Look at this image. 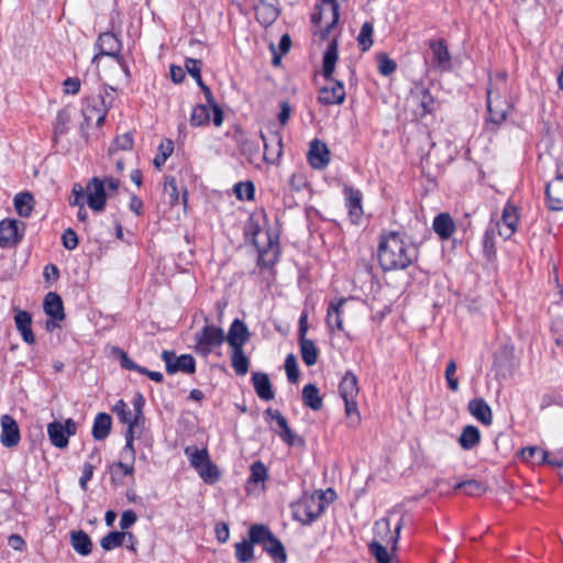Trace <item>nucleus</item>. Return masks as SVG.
<instances>
[{
	"instance_id": "f257e3e1",
	"label": "nucleus",
	"mask_w": 563,
	"mask_h": 563,
	"mask_svg": "<svg viewBox=\"0 0 563 563\" xmlns=\"http://www.w3.org/2000/svg\"><path fill=\"white\" fill-rule=\"evenodd\" d=\"M418 256V250L397 232L383 235L379 241L377 257L384 271L405 269Z\"/></svg>"
},
{
	"instance_id": "f03ea898",
	"label": "nucleus",
	"mask_w": 563,
	"mask_h": 563,
	"mask_svg": "<svg viewBox=\"0 0 563 563\" xmlns=\"http://www.w3.org/2000/svg\"><path fill=\"white\" fill-rule=\"evenodd\" d=\"M338 57V41L333 37L323 54L322 60V74L329 80V85L319 91L318 100L322 104H341L345 99L343 84L332 79Z\"/></svg>"
},
{
	"instance_id": "7ed1b4c3",
	"label": "nucleus",
	"mask_w": 563,
	"mask_h": 563,
	"mask_svg": "<svg viewBox=\"0 0 563 563\" xmlns=\"http://www.w3.org/2000/svg\"><path fill=\"white\" fill-rule=\"evenodd\" d=\"M511 109L508 100L507 74L505 71L496 73L489 77L487 88V111L488 121L494 124H500L505 121Z\"/></svg>"
},
{
	"instance_id": "20e7f679",
	"label": "nucleus",
	"mask_w": 563,
	"mask_h": 563,
	"mask_svg": "<svg viewBox=\"0 0 563 563\" xmlns=\"http://www.w3.org/2000/svg\"><path fill=\"white\" fill-rule=\"evenodd\" d=\"M120 185V179L112 176L92 177L85 188L89 208L96 212H101L106 207L107 198L117 192Z\"/></svg>"
},
{
	"instance_id": "39448f33",
	"label": "nucleus",
	"mask_w": 563,
	"mask_h": 563,
	"mask_svg": "<svg viewBox=\"0 0 563 563\" xmlns=\"http://www.w3.org/2000/svg\"><path fill=\"white\" fill-rule=\"evenodd\" d=\"M339 21V3L336 0H320V3L314 7V12L311 15L314 35L320 40H325Z\"/></svg>"
},
{
	"instance_id": "423d86ee",
	"label": "nucleus",
	"mask_w": 563,
	"mask_h": 563,
	"mask_svg": "<svg viewBox=\"0 0 563 563\" xmlns=\"http://www.w3.org/2000/svg\"><path fill=\"white\" fill-rule=\"evenodd\" d=\"M339 391L340 396L344 400L346 416L358 423L361 417L356 399L360 393V388L357 378L352 372H346L344 374L339 385Z\"/></svg>"
},
{
	"instance_id": "0eeeda50",
	"label": "nucleus",
	"mask_w": 563,
	"mask_h": 563,
	"mask_svg": "<svg viewBox=\"0 0 563 563\" xmlns=\"http://www.w3.org/2000/svg\"><path fill=\"white\" fill-rule=\"evenodd\" d=\"M98 46L100 48V54L93 57V62H98L101 56H110L113 60L114 69L122 71L124 77L128 78L130 76V71L125 63L118 55L121 44L117 36L110 32L102 33L98 38Z\"/></svg>"
},
{
	"instance_id": "6e6552de",
	"label": "nucleus",
	"mask_w": 563,
	"mask_h": 563,
	"mask_svg": "<svg viewBox=\"0 0 563 563\" xmlns=\"http://www.w3.org/2000/svg\"><path fill=\"white\" fill-rule=\"evenodd\" d=\"M252 542L262 544L264 550L274 559L285 561L286 553L282 542L276 539L273 533L262 525H254L249 531Z\"/></svg>"
},
{
	"instance_id": "1a4fd4ad",
	"label": "nucleus",
	"mask_w": 563,
	"mask_h": 563,
	"mask_svg": "<svg viewBox=\"0 0 563 563\" xmlns=\"http://www.w3.org/2000/svg\"><path fill=\"white\" fill-rule=\"evenodd\" d=\"M224 341V331L213 324L205 325L198 333H196V349L202 355L210 354Z\"/></svg>"
},
{
	"instance_id": "9d476101",
	"label": "nucleus",
	"mask_w": 563,
	"mask_h": 563,
	"mask_svg": "<svg viewBox=\"0 0 563 563\" xmlns=\"http://www.w3.org/2000/svg\"><path fill=\"white\" fill-rule=\"evenodd\" d=\"M352 319L354 310L349 305V299L332 300L327 310V325L331 332L343 331V318Z\"/></svg>"
},
{
	"instance_id": "9b49d317",
	"label": "nucleus",
	"mask_w": 563,
	"mask_h": 563,
	"mask_svg": "<svg viewBox=\"0 0 563 563\" xmlns=\"http://www.w3.org/2000/svg\"><path fill=\"white\" fill-rule=\"evenodd\" d=\"M77 432V423L68 418L65 422L53 421L47 424V434L51 443L57 449H65L68 446L69 437L75 435Z\"/></svg>"
},
{
	"instance_id": "f8f14e48",
	"label": "nucleus",
	"mask_w": 563,
	"mask_h": 563,
	"mask_svg": "<svg viewBox=\"0 0 563 563\" xmlns=\"http://www.w3.org/2000/svg\"><path fill=\"white\" fill-rule=\"evenodd\" d=\"M25 223L15 219H5L0 222V247L15 246L23 238Z\"/></svg>"
},
{
	"instance_id": "ddd939ff",
	"label": "nucleus",
	"mask_w": 563,
	"mask_h": 563,
	"mask_svg": "<svg viewBox=\"0 0 563 563\" xmlns=\"http://www.w3.org/2000/svg\"><path fill=\"white\" fill-rule=\"evenodd\" d=\"M162 358L166 363V371L168 374L176 372H184L187 374L195 373L196 362L195 358L189 354H183L176 357L172 351H163Z\"/></svg>"
},
{
	"instance_id": "4468645a",
	"label": "nucleus",
	"mask_w": 563,
	"mask_h": 563,
	"mask_svg": "<svg viewBox=\"0 0 563 563\" xmlns=\"http://www.w3.org/2000/svg\"><path fill=\"white\" fill-rule=\"evenodd\" d=\"M519 221L518 211L515 206L507 203L504 208L503 216L493 228L498 232V235L504 240L510 239L516 230Z\"/></svg>"
},
{
	"instance_id": "2eb2a0df",
	"label": "nucleus",
	"mask_w": 563,
	"mask_h": 563,
	"mask_svg": "<svg viewBox=\"0 0 563 563\" xmlns=\"http://www.w3.org/2000/svg\"><path fill=\"white\" fill-rule=\"evenodd\" d=\"M44 311L53 319L46 322V329L53 331L58 328L57 321L65 319L63 301L58 294L51 291L45 296Z\"/></svg>"
},
{
	"instance_id": "dca6fc26",
	"label": "nucleus",
	"mask_w": 563,
	"mask_h": 563,
	"mask_svg": "<svg viewBox=\"0 0 563 563\" xmlns=\"http://www.w3.org/2000/svg\"><path fill=\"white\" fill-rule=\"evenodd\" d=\"M411 103L415 106L417 118H423L434 110V99L422 85H417L411 90Z\"/></svg>"
},
{
	"instance_id": "f3484780",
	"label": "nucleus",
	"mask_w": 563,
	"mask_h": 563,
	"mask_svg": "<svg viewBox=\"0 0 563 563\" xmlns=\"http://www.w3.org/2000/svg\"><path fill=\"white\" fill-rule=\"evenodd\" d=\"M321 497L316 499L313 496L306 497L295 509V517L303 523H310L319 517L323 510Z\"/></svg>"
},
{
	"instance_id": "a211bd4d",
	"label": "nucleus",
	"mask_w": 563,
	"mask_h": 563,
	"mask_svg": "<svg viewBox=\"0 0 563 563\" xmlns=\"http://www.w3.org/2000/svg\"><path fill=\"white\" fill-rule=\"evenodd\" d=\"M1 435L0 441L5 448H14L20 443L21 435L18 422L10 415L1 417Z\"/></svg>"
},
{
	"instance_id": "6ab92c4d",
	"label": "nucleus",
	"mask_w": 563,
	"mask_h": 563,
	"mask_svg": "<svg viewBox=\"0 0 563 563\" xmlns=\"http://www.w3.org/2000/svg\"><path fill=\"white\" fill-rule=\"evenodd\" d=\"M400 529L401 522H398L393 531L390 520L383 518L375 523L376 539L374 541H380V543H385L386 545L391 544L393 549H395L399 539Z\"/></svg>"
},
{
	"instance_id": "aec40b11",
	"label": "nucleus",
	"mask_w": 563,
	"mask_h": 563,
	"mask_svg": "<svg viewBox=\"0 0 563 563\" xmlns=\"http://www.w3.org/2000/svg\"><path fill=\"white\" fill-rule=\"evenodd\" d=\"M107 111L108 109L103 98L99 101L87 100L82 109L85 123L91 125L95 122L97 126H101L106 120Z\"/></svg>"
},
{
	"instance_id": "412c9836",
	"label": "nucleus",
	"mask_w": 563,
	"mask_h": 563,
	"mask_svg": "<svg viewBox=\"0 0 563 563\" xmlns=\"http://www.w3.org/2000/svg\"><path fill=\"white\" fill-rule=\"evenodd\" d=\"M309 164L316 169H322L330 162V151L325 143L313 140L308 152Z\"/></svg>"
},
{
	"instance_id": "4be33fe9",
	"label": "nucleus",
	"mask_w": 563,
	"mask_h": 563,
	"mask_svg": "<svg viewBox=\"0 0 563 563\" xmlns=\"http://www.w3.org/2000/svg\"><path fill=\"white\" fill-rule=\"evenodd\" d=\"M545 194L551 210H563V175H558L548 184Z\"/></svg>"
},
{
	"instance_id": "5701e85b",
	"label": "nucleus",
	"mask_w": 563,
	"mask_h": 563,
	"mask_svg": "<svg viewBox=\"0 0 563 563\" xmlns=\"http://www.w3.org/2000/svg\"><path fill=\"white\" fill-rule=\"evenodd\" d=\"M250 332L246 324L240 320L235 319L230 329L229 333L225 336V341L232 349L243 347V345L249 341Z\"/></svg>"
},
{
	"instance_id": "b1692460",
	"label": "nucleus",
	"mask_w": 563,
	"mask_h": 563,
	"mask_svg": "<svg viewBox=\"0 0 563 563\" xmlns=\"http://www.w3.org/2000/svg\"><path fill=\"white\" fill-rule=\"evenodd\" d=\"M261 139L264 143L263 159L267 163H275L279 159L283 152L282 136L279 133H273L268 140L264 133H261Z\"/></svg>"
},
{
	"instance_id": "393cba45",
	"label": "nucleus",
	"mask_w": 563,
	"mask_h": 563,
	"mask_svg": "<svg viewBox=\"0 0 563 563\" xmlns=\"http://www.w3.org/2000/svg\"><path fill=\"white\" fill-rule=\"evenodd\" d=\"M432 55H433V64L439 67L441 70H450L451 69V55L449 53L448 46L445 45L443 40L431 41L429 44Z\"/></svg>"
},
{
	"instance_id": "a878e982",
	"label": "nucleus",
	"mask_w": 563,
	"mask_h": 563,
	"mask_svg": "<svg viewBox=\"0 0 563 563\" xmlns=\"http://www.w3.org/2000/svg\"><path fill=\"white\" fill-rule=\"evenodd\" d=\"M467 409L470 413L485 426H489L493 422V412L488 404L483 398L472 399Z\"/></svg>"
},
{
	"instance_id": "bb28decb",
	"label": "nucleus",
	"mask_w": 563,
	"mask_h": 563,
	"mask_svg": "<svg viewBox=\"0 0 563 563\" xmlns=\"http://www.w3.org/2000/svg\"><path fill=\"white\" fill-rule=\"evenodd\" d=\"M256 20L264 26H269L279 15V9L266 0H260L255 5Z\"/></svg>"
},
{
	"instance_id": "cd10ccee",
	"label": "nucleus",
	"mask_w": 563,
	"mask_h": 563,
	"mask_svg": "<svg viewBox=\"0 0 563 563\" xmlns=\"http://www.w3.org/2000/svg\"><path fill=\"white\" fill-rule=\"evenodd\" d=\"M14 322L24 342L33 344L35 342V336L31 328V314L27 311L16 310V313L14 316Z\"/></svg>"
},
{
	"instance_id": "c85d7f7f",
	"label": "nucleus",
	"mask_w": 563,
	"mask_h": 563,
	"mask_svg": "<svg viewBox=\"0 0 563 563\" xmlns=\"http://www.w3.org/2000/svg\"><path fill=\"white\" fill-rule=\"evenodd\" d=\"M252 380L255 393L261 399L272 400L274 398V391L267 374L256 372L253 374Z\"/></svg>"
},
{
	"instance_id": "c756f323",
	"label": "nucleus",
	"mask_w": 563,
	"mask_h": 563,
	"mask_svg": "<svg viewBox=\"0 0 563 563\" xmlns=\"http://www.w3.org/2000/svg\"><path fill=\"white\" fill-rule=\"evenodd\" d=\"M70 544L77 553L84 556L89 555L92 551L91 539L82 530L70 532Z\"/></svg>"
},
{
	"instance_id": "7c9ffc66",
	"label": "nucleus",
	"mask_w": 563,
	"mask_h": 563,
	"mask_svg": "<svg viewBox=\"0 0 563 563\" xmlns=\"http://www.w3.org/2000/svg\"><path fill=\"white\" fill-rule=\"evenodd\" d=\"M14 209L16 213L22 218H29L34 209L35 200L31 192L24 191L15 195Z\"/></svg>"
},
{
	"instance_id": "2f4dec72",
	"label": "nucleus",
	"mask_w": 563,
	"mask_h": 563,
	"mask_svg": "<svg viewBox=\"0 0 563 563\" xmlns=\"http://www.w3.org/2000/svg\"><path fill=\"white\" fill-rule=\"evenodd\" d=\"M112 419L108 413H98L95 418L92 426V435L96 440L100 441L108 437L111 430Z\"/></svg>"
},
{
	"instance_id": "473e14b6",
	"label": "nucleus",
	"mask_w": 563,
	"mask_h": 563,
	"mask_svg": "<svg viewBox=\"0 0 563 563\" xmlns=\"http://www.w3.org/2000/svg\"><path fill=\"white\" fill-rule=\"evenodd\" d=\"M300 354L303 363L307 366H312L317 363L319 350L312 340L307 338H299Z\"/></svg>"
},
{
	"instance_id": "72a5a7b5",
	"label": "nucleus",
	"mask_w": 563,
	"mask_h": 563,
	"mask_svg": "<svg viewBox=\"0 0 563 563\" xmlns=\"http://www.w3.org/2000/svg\"><path fill=\"white\" fill-rule=\"evenodd\" d=\"M198 86L200 87V89L202 90L205 97H206V100H207V104L209 107H211L212 109V121H213V124L216 126H220L223 122V111L221 110V108L218 106V103L216 102V99L212 95V91L210 90V88L203 82V80H200L197 82Z\"/></svg>"
},
{
	"instance_id": "f704fd0d",
	"label": "nucleus",
	"mask_w": 563,
	"mask_h": 563,
	"mask_svg": "<svg viewBox=\"0 0 563 563\" xmlns=\"http://www.w3.org/2000/svg\"><path fill=\"white\" fill-rule=\"evenodd\" d=\"M433 229L442 239H449L453 234L455 227L448 213H440L433 221Z\"/></svg>"
},
{
	"instance_id": "c9c22d12",
	"label": "nucleus",
	"mask_w": 563,
	"mask_h": 563,
	"mask_svg": "<svg viewBox=\"0 0 563 563\" xmlns=\"http://www.w3.org/2000/svg\"><path fill=\"white\" fill-rule=\"evenodd\" d=\"M346 194V206L349 208L350 216L356 221L363 214L362 210V195L358 190L352 188H345Z\"/></svg>"
},
{
	"instance_id": "e433bc0d",
	"label": "nucleus",
	"mask_w": 563,
	"mask_h": 563,
	"mask_svg": "<svg viewBox=\"0 0 563 563\" xmlns=\"http://www.w3.org/2000/svg\"><path fill=\"white\" fill-rule=\"evenodd\" d=\"M129 538L130 540L133 539L132 533L124 532V531H112L109 532L107 536H104L101 541L100 545L104 551L113 550L120 545H122L125 541V539Z\"/></svg>"
},
{
	"instance_id": "4c0bfd02",
	"label": "nucleus",
	"mask_w": 563,
	"mask_h": 563,
	"mask_svg": "<svg viewBox=\"0 0 563 563\" xmlns=\"http://www.w3.org/2000/svg\"><path fill=\"white\" fill-rule=\"evenodd\" d=\"M302 401L312 410H320L322 408V398L319 395V389L314 384H308L303 387Z\"/></svg>"
},
{
	"instance_id": "58836bf2",
	"label": "nucleus",
	"mask_w": 563,
	"mask_h": 563,
	"mask_svg": "<svg viewBox=\"0 0 563 563\" xmlns=\"http://www.w3.org/2000/svg\"><path fill=\"white\" fill-rule=\"evenodd\" d=\"M479 430L474 426H466L460 434L459 443L464 450H471L479 443Z\"/></svg>"
},
{
	"instance_id": "ea45409f",
	"label": "nucleus",
	"mask_w": 563,
	"mask_h": 563,
	"mask_svg": "<svg viewBox=\"0 0 563 563\" xmlns=\"http://www.w3.org/2000/svg\"><path fill=\"white\" fill-rule=\"evenodd\" d=\"M206 484H214L220 479L221 473L219 467L209 460L198 470H196Z\"/></svg>"
},
{
	"instance_id": "a19ab883",
	"label": "nucleus",
	"mask_w": 563,
	"mask_h": 563,
	"mask_svg": "<svg viewBox=\"0 0 563 563\" xmlns=\"http://www.w3.org/2000/svg\"><path fill=\"white\" fill-rule=\"evenodd\" d=\"M185 454L195 470H198L210 460L208 451L206 449L200 450L197 446H187Z\"/></svg>"
},
{
	"instance_id": "79ce46f5",
	"label": "nucleus",
	"mask_w": 563,
	"mask_h": 563,
	"mask_svg": "<svg viewBox=\"0 0 563 563\" xmlns=\"http://www.w3.org/2000/svg\"><path fill=\"white\" fill-rule=\"evenodd\" d=\"M231 363L236 375L243 376L249 371V358L243 352V347L232 349Z\"/></svg>"
},
{
	"instance_id": "37998d69",
	"label": "nucleus",
	"mask_w": 563,
	"mask_h": 563,
	"mask_svg": "<svg viewBox=\"0 0 563 563\" xmlns=\"http://www.w3.org/2000/svg\"><path fill=\"white\" fill-rule=\"evenodd\" d=\"M210 108L208 104H197L190 115V124L192 126L206 125L210 121Z\"/></svg>"
},
{
	"instance_id": "c03bdc74",
	"label": "nucleus",
	"mask_w": 563,
	"mask_h": 563,
	"mask_svg": "<svg viewBox=\"0 0 563 563\" xmlns=\"http://www.w3.org/2000/svg\"><path fill=\"white\" fill-rule=\"evenodd\" d=\"M174 152V143L172 140L163 141L158 146V153L153 159V164L157 169H161L167 158Z\"/></svg>"
},
{
	"instance_id": "a18cd8bd",
	"label": "nucleus",
	"mask_w": 563,
	"mask_h": 563,
	"mask_svg": "<svg viewBox=\"0 0 563 563\" xmlns=\"http://www.w3.org/2000/svg\"><path fill=\"white\" fill-rule=\"evenodd\" d=\"M113 412L118 416L119 420L122 423L128 424V428H130L132 426V429H134V427L137 426V423H139V422H134V417L132 418V413H131L128 405L122 399L117 401V404L113 407Z\"/></svg>"
},
{
	"instance_id": "49530a36",
	"label": "nucleus",
	"mask_w": 563,
	"mask_h": 563,
	"mask_svg": "<svg viewBox=\"0 0 563 563\" xmlns=\"http://www.w3.org/2000/svg\"><path fill=\"white\" fill-rule=\"evenodd\" d=\"M373 32L374 26L372 22H365L363 23L361 27V32L357 36L358 45L361 46L362 51H367L373 45Z\"/></svg>"
},
{
	"instance_id": "de8ad7c7",
	"label": "nucleus",
	"mask_w": 563,
	"mask_h": 563,
	"mask_svg": "<svg viewBox=\"0 0 563 563\" xmlns=\"http://www.w3.org/2000/svg\"><path fill=\"white\" fill-rule=\"evenodd\" d=\"M253 543L250 539L235 544V555L240 562L246 563L253 559Z\"/></svg>"
},
{
	"instance_id": "09e8293b",
	"label": "nucleus",
	"mask_w": 563,
	"mask_h": 563,
	"mask_svg": "<svg viewBox=\"0 0 563 563\" xmlns=\"http://www.w3.org/2000/svg\"><path fill=\"white\" fill-rule=\"evenodd\" d=\"M268 477L267 467L261 461H256L251 465L250 483H264Z\"/></svg>"
},
{
	"instance_id": "8fccbe9b",
	"label": "nucleus",
	"mask_w": 563,
	"mask_h": 563,
	"mask_svg": "<svg viewBox=\"0 0 563 563\" xmlns=\"http://www.w3.org/2000/svg\"><path fill=\"white\" fill-rule=\"evenodd\" d=\"M455 489H463L468 496H479L485 492V486L478 481L471 479L459 483Z\"/></svg>"
},
{
	"instance_id": "3c124183",
	"label": "nucleus",
	"mask_w": 563,
	"mask_h": 563,
	"mask_svg": "<svg viewBox=\"0 0 563 563\" xmlns=\"http://www.w3.org/2000/svg\"><path fill=\"white\" fill-rule=\"evenodd\" d=\"M369 550L378 563H390V556L387 552L386 544L380 543V541H372Z\"/></svg>"
},
{
	"instance_id": "603ef678",
	"label": "nucleus",
	"mask_w": 563,
	"mask_h": 563,
	"mask_svg": "<svg viewBox=\"0 0 563 563\" xmlns=\"http://www.w3.org/2000/svg\"><path fill=\"white\" fill-rule=\"evenodd\" d=\"M234 192L240 200H253L254 185L251 181L239 183L234 186Z\"/></svg>"
},
{
	"instance_id": "864d4df0",
	"label": "nucleus",
	"mask_w": 563,
	"mask_h": 563,
	"mask_svg": "<svg viewBox=\"0 0 563 563\" xmlns=\"http://www.w3.org/2000/svg\"><path fill=\"white\" fill-rule=\"evenodd\" d=\"M164 194L168 197V202L174 206L178 201V191L174 177H166L164 183Z\"/></svg>"
},
{
	"instance_id": "5fc2aeb1",
	"label": "nucleus",
	"mask_w": 563,
	"mask_h": 563,
	"mask_svg": "<svg viewBox=\"0 0 563 563\" xmlns=\"http://www.w3.org/2000/svg\"><path fill=\"white\" fill-rule=\"evenodd\" d=\"M378 70L382 75L388 76L396 70V63L390 59L386 54H378Z\"/></svg>"
},
{
	"instance_id": "6e6d98bb",
	"label": "nucleus",
	"mask_w": 563,
	"mask_h": 563,
	"mask_svg": "<svg viewBox=\"0 0 563 563\" xmlns=\"http://www.w3.org/2000/svg\"><path fill=\"white\" fill-rule=\"evenodd\" d=\"M285 369L287 373V377L291 383H296L299 377V371L297 366V361L294 354L287 355L285 360Z\"/></svg>"
},
{
	"instance_id": "4d7b16f0",
	"label": "nucleus",
	"mask_w": 563,
	"mask_h": 563,
	"mask_svg": "<svg viewBox=\"0 0 563 563\" xmlns=\"http://www.w3.org/2000/svg\"><path fill=\"white\" fill-rule=\"evenodd\" d=\"M69 120H70V115L67 110L63 109L58 112V114L56 117L55 129H54L56 135L66 133V131L68 129Z\"/></svg>"
},
{
	"instance_id": "13d9d810",
	"label": "nucleus",
	"mask_w": 563,
	"mask_h": 563,
	"mask_svg": "<svg viewBox=\"0 0 563 563\" xmlns=\"http://www.w3.org/2000/svg\"><path fill=\"white\" fill-rule=\"evenodd\" d=\"M456 364L454 361H450L446 369H445V378L449 385V388L452 391H456L459 389V379L455 377Z\"/></svg>"
},
{
	"instance_id": "bf43d9fd",
	"label": "nucleus",
	"mask_w": 563,
	"mask_h": 563,
	"mask_svg": "<svg viewBox=\"0 0 563 563\" xmlns=\"http://www.w3.org/2000/svg\"><path fill=\"white\" fill-rule=\"evenodd\" d=\"M186 70L195 78L198 82L201 78V62L195 58H187L185 62Z\"/></svg>"
},
{
	"instance_id": "052dcab7",
	"label": "nucleus",
	"mask_w": 563,
	"mask_h": 563,
	"mask_svg": "<svg viewBox=\"0 0 563 563\" xmlns=\"http://www.w3.org/2000/svg\"><path fill=\"white\" fill-rule=\"evenodd\" d=\"M278 434L282 438V440L285 441L288 445H305V440L296 435L290 428H288L285 431H279Z\"/></svg>"
},
{
	"instance_id": "680f3d73",
	"label": "nucleus",
	"mask_w": 563,
	"mask_h": 563,
	"mask_svg": "<svg viewBox=\"0 0 563 563\" xmlns=\"http://www.w3.org/2000/svg\"><path fill=\"white\" fill-rule=\"evenodd\" d=\"M85 194H86V190L80 184H74L69 203L71 206H76V207L82 206Z\"/></svg>"
},
{
	"instance_id": "e2e57ef3",
	"label": "nucleus",
	"mask_w": 563,
	"mask_h": 563,
	"mask_svg": "<svg viewBox=\"0 0 563 563\" xmlns=\"http://www.w3.org/2000/svg\"><path fill=\"white\" fill-rule=\"evenodd\" d=\"M536 454H540L541 455V462H545L548 453L544 452V451L539 450L536 446L525 448L520 452V456H521V459L525 462H531L534 459Z\"/></svg>"
},
{
	"instance_id": "0e129e2a",
	"label": "nucleus",
	"mask_w": 563,
	"mask_h": 563,
	"mask_svg": "<svg viewBox=\"0 0 563 563\" xmlns=\"http://www.w3.org/2000/svg\"><path fill=\"white\" fill-rule=\"evenodd\" d=\"M119 357H120V363H121V366L125 369H129V371H136L140 373V369H142L143 367L142 366H139L137 364H135L129 356L128 354L123 351V350H120V349H115L114 350Z\"/></svg>"
},
{
	"instance_id": "69168bd1",
	"label": "nucleus",
	"mask_w": 563,
	"mask_h": 563,
	"mask_svg": "<svg viewBox=\"0 0 563 563\" xmlns=\"http://www.w3.org/2000/svg\"><path fill=\"white\" fill-rule=\"evenodd\" d=\"M63 245L67 250H74L78 245V236L71 229H67L62 236Z\"/></svg>"
},
{
	"instance_id": "338daca9",
	"label": "nucleus",
	"mask_w": 563,
	"mask_h": 563,
	"mask_svg": "<svg viewBox=\"0 0 563 563\" xmlns=\"http://www.w3.org/2000/svg\"><path fill=\"white\" fill-rule=\"evenodd\" d=\"M64 92L67 95H76L80 89V80L77 77H69L63 82Z\"/></svg>"
},
{
	"instance_id": "774afa93",
	"label": "nucleus",
	"mask_w": 563,
	"mask_h": 563,
	"mask_svg": "<svg viewBox=\"0 0 563 563\" xmlns=\"http://www.w3.org/2000/svg\"><path fill=\"white\" fill-rule=\"evenodd\" d=\"M137 520V516L133 510H125L121 515L120 528L125 530L133 526Z\"/></svg>"
}]
</instances>
